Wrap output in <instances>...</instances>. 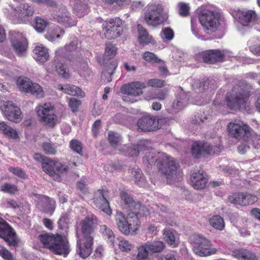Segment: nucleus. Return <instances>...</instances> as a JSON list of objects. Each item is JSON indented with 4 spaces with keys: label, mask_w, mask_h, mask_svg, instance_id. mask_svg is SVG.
Segmentation results:
<instances>
[{
    "label": "nucleus",
    "mask_w": 260,
    "mask_h": 260,
    "mask_svg": "<svg viewBox=\"0 0 260 260\" xmlns=\"http://www.w3.org/2000/svg\"><path fill=\"white\" fill-rule=\"evenodd\" d=\"M143 58L147 61L153 63H160L162 62L161 59L158 58L155 54L149 51H146L143 53Z\"/></svg>",
    "instance_id": "48"
},
{
    "label": "nucleus",
    "mask_w": 260,
    "mask_h": 260,
    "mask_svg": "<svg viewBox=\"0 0 260 260\" xmlns=\"http://www.w3.org/2000/svg\"><path fill=\"white\" fill-rule=\"evenodd\" d=\"M148 85L154 88H161L165 86L164 81L158 79H152L149 80Z\"/></svg>",
    "instance_id": "58"
},
{
    "label": "nucleus",
    "mask_w": 260,
    "mask_h": 260,
    "mask_svg": "<svg viewBox=\"0 0 260 260\" xmlns=\"http://www.w3.org/2000/svg\"><path fill=\"white\" fill-rule=\"evenodd\" d=\"M108 140L113 147H117L120 143L121 137L119 134L111 132L108 135Z\"/></svg>",
    "instance_id": "44"
},
{
    "label": "nucleus",
    "mask_w": 260,
    "mask_h": 260,
    "mask_svg": "<svg viewBox=\"0 0 260 260\" xmlns=\"http://www.w3.org/2000/svg\"><path fill=\"white\" fill-rule=\"evenodd\" d=\"M148 251H149V250L146 248V245L144 246L139 248L138 253L137 254V258L139 260H143L145 259L147 256Z\"/></svg>",
    "instance_id": "63"
},
{
    "label": "nucleus",
    "mask_w": 260,
    "mask_h": 260,
    "mask_svg": "<svg viewBox=\"0 0 260 260\" xmlns=\"http://www.w3.org/2000/svg\"><path fill=\"white\" fill-rule=\"evenodd\" d=\"M70 147L75 152L81 155H83L81 143L76 140H73L70 142Z\"/></svg>",
    "instance_id": "51"
},
{
    "label": "nucleus",
    "mask_w": 260,
    "mask_h": 260,
    "mask_svg": "<svg viewBox=\"0 0 260 260\" xmlns=\"http://www.w3.org/2000/svg\"><path fill=\"white\" fill-rule=\"evenodd\" d=\"M93 240V238L91 236H88L77 241L76 251L80 256L85 258L91 254Z\"/></svg>",
    "instance_id": "17"
},
{
    "label": "nucleus",
    "mask_w": 260,
    "mask_h": 260,
    "mask_svg": "<svg viewBox=\"0 0 260 260\" xmlns=\"http://www.w3.org/2000/svg\"><path fill=\"white\" fill-rule=\"evenodd\" d=\"M251 144L255 149H260V134H254L251 138Z\"/></svg>",
    "instance_id": "64"
},
{
    "label": "nucleus",
    "mask_w": 260,
    "mask_h": 260,
    "mask_svg": "<svg viewBox=\"0 0 260 260\" xmlns=\"http://www.w3.org/2000/svg\"><path fill=\"white\" fill-rule=\"evenodd\" d=\"M164 8L160 4H149L144 15L146 23L152 27H157L165 21L162 16Z\"/></svg>",
    "instance_id": "5"
},
{
    "label": "nucleus",
    "mask_w": 260,
    "mask_h": 260,
    "mask_svg": "<svg viewBox=\"0 0 260 260\" xmlns=\"http://www.w3.org/2000/svg\"><path fill=\"white\" fill-rule=\"evenodd\" d=\"M100 231L101 233L108 239V241L110 243V244L114 246V236L112 231L110 228L107 227L105 225H101Z\"/></svg>",
    "instance_id": "39"
},
{
    "label": "nucleus",
    "mask_w": 260,
    "mask_h": 260,
    "mask_svg": "<svg viewBox=\"0 0 260 260\" xmlns=\"http://www.w3.org/2000/svg\"><path fill=\"white\" fill-rule=\"evenodd\" d=\"M237 16L243 25H246L248 23L254 21L256 17L255 11L252 10L239 11Z\"/></svg>",
    "instance_id": "27"
},
{
    "label": "nucleus",
    "mask_w": 260,
    "mask_h": 260,
    "mask_svg": "<svg viewBox=\"0 0 260 260\" xmlns=\"http://www.w3.org/2000/svg\"><path fill=\"white\" fill-rule=\"evenodd\" d=\"M146 248L152 252H159L164 248V244L161 241H154L146 244Z\"/></svg>",
    "instance_id": "40"
},
{
    "label": "nucleus",
    "mask_w": 260,
    "mask_h": 260,
    "mask_svg": "<svg viewBox=\"0 0 260 260\" xmlns=\"http://www.w3.org/2000/svg\"><path fill=\"white\" fill-rule=\"evenodd\" d=\"M149 214V212L145 206L131 200V235L136 234L140 225L139 217L146 216Z\"/></svg>",
    "instance_id": "10"
},
{
    "label": "nucleus",
    "mask_w": 260,
    "mask_h": 260,
    "mask_svg": "<svg viewBox=\"0 0 260 260\" xmlns=\"http://www.w3.org/2000/svg\"><path fill=\"white\" fill-rule=\"evenodd\" d=\"M58 90L63 91L64 93L72 95L84 97V92L78 86L73 84H60L57 86Z\"/></svg>",
    "instance_id": "24"
},
{
    "label": "nucleus",
    "mask_w": 260,
    "mask_h": 260,
    "mask_svg": "<svg viewBox=\"0 0 260 260\" xmlns=\"http://www.w3.org/2000/svg\"><path fill=\"white\" fill-rule=\"evenodd\" d=\"M157 160V157L156 156V153L151 150V151L145 152V155L143 157V162L145 164L149 165H152L158 161Z\"/></svg>",
    "instance_id": "43"
},
{
    "label": "nucleus",
    "mask_w": 260,
    "mask_h": 260,
    "mask_svg": "<svg viewBox=\"0 0 260 260\" xmlns=\"http://www.w3.org/2000/svg\"><path fill=\"white\" fill-rule=\"evenodd\" d=\"M55 161L53 160H47L42 164V169L43 171L52 177L54 180L57 181H61V178L55 170Z\"/></svg>",
    "instance_id": "26"
},
{
    "label": "nucleus",
    "mask_w": 260,
    "mask_h": 260,
    "mask_svg": "<svg viewBox=\"0 0 260 260\" xmlns=\"http://www.w3.org/2000/svg\"><path fill=\"white\" fill-rule=\"evenodd\" d=\"M64 33V30L59 26L50 29L45 35V38L51 42H54L57 39H60Z\"/></svg>",
    "instance_id": "32"
},
{
    "label": "nucleus",
    "mask_w": 260,
    "mask_h": 260,
    "mask_svg": "<svg viewBox=\"0 0 260 260\" xmlns=\"http://www.w3.org/2000/svg\"><path fill=\"white\" fill-rule=\"evenodd\" d=\"M194 252L200 256H207L215 254L217 249L212 247L211 242L205 237L197 235L193 237Z\"/></svg>",
    "instance_id": "7"
},
{
    "label": "nucleus",
    "mask_w": 260,
    "mask_h": 260,
    "mask_svg": "<svg viewBox=\"0 0 260 260\" xmlns=\"http://www.w3.org/2000/svg\"><path fill=\"white\" fill-rule=\"evenodd\" d=\"M56 70L58 74L63 78L68 79L70 77L69 70L65 65L61 62H58L56 65Z\"/></svg>",
    "instance_id": "46"
},
{
    "label": "nucleus",
    "mask_w": 260,
    "mask_h": 260,
    "mask_svg": "<svg viewBox=\"0 0 260 260\" xmlns=\"http://www.w3.org/2000/svg\"><path fill=\"white\" fill-rule=\"evenodd\" d=\"M98 223L96 217L93 215L87 216L81 222V230L84 237L91 236L95 225Z\"/></svg>",
    "instance_id": "19"
},
{
    "label": "nucleus",
    "mask_w": 260,
    "mask_h": 260,
    "mask_svg": "<svg viewBox=\"0 0 260 260\" xmlns=\"http://www.w3.org/2000/svg\"><path fill=\"white\" fill-rule=\"evenodd\" d=\"M122 20L119 18H111L103 24V34L106 38L113 39L120 36L122 31Z\"/></svg>",
    "instance_id": "11"
},
{
    "label": "nucleus",
    "mask_w": 260,
    "mask_h": 260,
    "mask_svg": "<svg viewBox=\"0 0 260 260\" xmlns=\"http://www.w3.org/2000/svg\"><path fill=\"white\" fill-rule=\"evenodd\" d=\"M69 222V215L67 214H63L61 215L58 222V226L60 229H63L67 227Z\"/></svg>",
    "instance_id": "60"
},
{
    "label": "nucleus",
    "mask_w": 260,
    "mask_h": 260,
    "mask_svg": "<svg viewBox=\"0 0 260 260\" xmlns=\"http://www.w3.org/2000/svg\"><path fill=\"white\" fill-rule=\"evenodd\" d=\"M249 50L253 54L259 56L260 55V39H256L253 44L249 46Z\"/></svg>",
    "instance_id": "55"
},
{
    "label": "nucleus",
    "mask_w": 260,
    "mask_h": 260,
    "mask_svg": "<svg viewBox=\"0 0 260 260\" xmlns=\"http://www.w3.org/2000/svg\"><path fill=\"white\" fill-rule=\"evenodd\" d=\"M0 110L3 115L10 121L18 123L22 119L20 108L12 101H0Z\"/></svg>",
    "instance_id": "8"
},
{
    "label": "nucleus",
    "mask_w": 260,
    "mask_h": 260,
    "mask_svg": "<svg viewBox=\"0 0 260 260\" xmlns=\"http://www.w3.org/2000/svg\"><path fill=\"white\" fill-rule=\"evenodd\" d=\"M131 175L134 178V181L138 185H141L140 182L143 180L142 177V172L139 170L131 171Z\"/></svg>",
    "instance_id": "62"
},
{
    "label": "nucleus",
    "mask_w": 260,
    "mask_h": 260,
    "mask_svg": "<svg viewBox=\"0 0 260 260\" xmlns=\"http://www.w3.org/2000/svg\"><path fill=\"white\" fill-rule=\"evenodd\" d=\"M162 119H157L155 117L150 115H144L140 118L138 122V130L142 132H150L155 131L160 127L159 125L162 122Z\"/></svg>",
    "instance_id": "15"
},
{
    "label": "nucleus",
    "mask_w": 260,
    "mask_h": 260,
    "mask_svg": "<svg viewBox=\"0 0 260 260\" xmlns=\"http://www.w3.org/2000/svg\"><path fill=\"white\" fill-rule=\"evenodd\" d=\"M81 104V102L75 98H71L69 101V106L73 112L78 110V107Z\"/></svg>",
    "instance_id": "61"
},
{
    "label": "nucleus",
    "mask_w": 260,
    "mask_h": 260,
    "mask_svg": "<svg viewBox=\"0 0 260 260\" xmlns=\"http://www.w3.org/2000/svg\"><path fill=\"white\" fill-rule=\"evenodd\" d=\"M1 190L6 193H14L17 191V187L14 184L5 183L1 186Z\"/></svg>",
    "instance_id": "54"
},
{
    "label": "nucleus",
    "mask_w": 260,
    "mask_h": 260,
    "mask_svg": "<svg viewBox=\"0 0 260 260\" xmlns=\"http://www.w3.org/2000/svg\"><path fill=\"white\" fill-rule=\"evenodd\" d=\"M179 14L183 17H186L189 14V7L188 4L180 3L178 4Z\"/></svg>",
    "instance_id": "57"
},
{
    "label": "nucleus",
    "mask_w": 260,
    "mask_h": 260,
    "mask_svg": "<svg viewBox=\"0 0 260 260\" xmlns=\"http://www.w3.org/2000/svg\"><path fill=\"white\" fill-rule=\"evenodd\" d=\"M224 54L219 50H211L204 53L203 59L205 62L213 63L223 60Z\"/></svg>",
    "instance_id": "23"
},
{
    "label": "nucleus",
    "mask_w": 260,
    "mask_h": 260,
    "mask_svg": "<svg viewBox=\"0 0 260 260\" xmlns=\"http://www.w3.org/2000/svg\"><path fill=\"white\" fill-rule=\"evenodd\" d=\"M41 200L43 202L44 211L51 215L55 209V201L46 196L42 197Z\"/></svg>",
    "instance_id": "34"
},
{
    "label": "nucleus",
    "mask_w": 260,
    "mask_h": 260,
    "mask_svg": "<svg viewBox=\"0 0 260 260\" xmlns=\"http://www.w3.org/2000/svg\"><path fill=\"white\" fill-rule=\"evenodd\" d=\"M157 166L161 175L166 179L167 183H172L179 180L181 172L178 163L175 159L167 154H163L158 159Z\"/></svg>",
    "instance_id": "1"
},
{
    "label": "nucleus",
    "mask_w": 260,
    "mask_h": 260,
    "mask_svg": "<svg viewBox=\"0 0 260 260\" xmlns=\"http://www.w3.org/2000/svg\"><path fill=\"white\" fill-rule=\"evenodd\" d=\"M39 239L45 247L56 254L66 256L70 252L68 241L59 235H41Z\"/></svg>",
    "instance_id": "2"
},
{
    "label": "nucleus",
    "mask_w": 260,
    "mask_h": 260,
    "mask_svg": "<svg viewBox=\"0 0 260 260\" xmlns=\"http://www.w3.org/2000/svg\"><path fill=\"white\" fill-rule=\"evenodd\" d=\"M72 66L74 70L77 71L81 76H84V72L87 69L86 62L83 61L74 62Z\"/></svg>",
    "instance_id": "45"
},
{
    "label": "nucleus",
    "mask_w": 260,
    "mask_h": 260,
    "mask_svg": "<svg viewBox=\"0 0 260 260\" xmlns=\"http://www.w3.org/2000/svg\"><path fill=\"white\" fill-rule=\"evenodd\" d=\"M233 255L239 260H257L254 253L244 249L235 250L233 252Z\"/></svg>",
    "instance_id": "31"
},
{
    "label": "nucleus",
    "mask_w": 260,
    "mask_h": 260,
    "mask_svg": "<svg viewBox=\"0 0 260 260\" xmlns=\"http://www.w3.org/2000/svg\"><path fill=\"white\" fill-rule=\"evenodd\" d=\"M115 218L119 231L126 235H129L130 233L129 224L123 214L121 212H117Z\"/></svg>",
    "instance_id": "25"
},
{
    "label": "nucleus",
    "mask_w": 260,
    "mask_h": 260,
    "mask_svg": "<svg viewBox=\"0 0 260 260\" xmlns=\"http://www.w3.org/2000/svg\"><path fill=\"white\" fill-rule=\"evenodd\" d=\"M33 52L35 59L40 62H46L49 57L48 49L41 44H37L35 45Z\"/></svg>",
    "instance_id": "22"
},
{
    "label": "nucleus",
    "mask_w": 260,
    "mask_h": 260,
    "mask_svg": "<svg viewBox=\"0 0 260 260\" xmlns=\"http://www.w3.org/2000/svg\"><path fill=\"white\" fill-rule=\"evenodd\" d=\"M248 96L245 86L236 85L226 95L227 105L231 109L243 108Z\"/></svg>",
    "instance_id": "4"
},
{
    "label": "nucleus",
    "mask_w": 260,
    "mask_h": 260,
    "mask_svg": "<svg viewBox=\"0 0 260 260\" xmlns=\"http://www.w3.org/2000/svg\"><path fill=\"white\" fill-rule=\"evenodd\" d=\"M210 224L214 229L221 231L224 228L223 218L219 215H214L209 220Z\"/></svg>",
    "instance_id": "38"
},
{
    "label": "nucleus",
    "mask_w": 260,
    "mask_h": 260,
    "mask_svg": "<svg viewBox=\"0 0 260 260\" xmlns=\"http://www.w3.org/2000/svg\"><path fill=\"white\" fill-rule=\"evenodd\" d=\"M93 203L97 208L108 215H110L112 210L109 202L106 198L105 191L102 189L98 190L94 194Z\"/></svg>",
    "instance_id": "18"
},
{
    "label": "nucleus",
    "mask_w": 260,
    "mask_h": 260,
    "mask_svg": "<svg viewBox=\"0 0 260 260\" xmlns=\"http://www.w3.org/2000/svg\"><path fill=\"white\" fill-rule=\"evenodd\" d=\"M19 90L22 92L30 93L37 98L44 96V92L42 87L38 84L33 83L26 77H19L16 81Z\"/></svg>",
    "instance_id": "9"
},
{
    "label": "nucleus",
    "mask_w": 260,
    "mask_h": 260,
    "mask_svg": "<svg viewBox=\"0 0 260 260\" xmlns=\"http://www.w3.org/2000/svg\"><path fill=\"white\" fill-rule=\"evenodd\" d=\"M209 84V80L204 82L200 80H195L192 84V88L196 92L200 93L207 89Z\"/></svg>",
    "instance_id": "41"
},
{
    "label": "nucleus",
    "mask_w": 260,
    "mask_h": 260,
    "mask_svg": "<svg viewBox=\"0 0 260 260\" xmlns=\"http://www.w3.org/2000/svg\"><path fill=\"white\" fill-rule=\"evenodd\" d=\"M0 255L5 260H15L12 254L5 247L0 248Z\"/></svg>",
    "instance_id": "59"
},
{
    "label": "nucleus",
    "mask_w": 260,
    "mask_h": 260,
    "mask_svg": "<svg viewBox=\"0 0 260 260\" xmlns=\"http://www.w3.org/2000/svg\"><path fill=\"white\" fill-rule=\"evenodd\" d=\"M87 5L80 0H76L73 6L75 13L79 17H81L86 14L87 11Z\"/></svg>",
    "instance_id": "35"
},
{
    "label": "nucleus",
    "mask_w": 260,
    "mask_h": 260,
    "mask_svg": "<svg viewBox=\"0 0 260 260\" xmlns=\"http://www.w3.org/2000/svg\"><path fill=\"white\" fill-rule=\"evenodd\" d=\"M121 198V206L123 208L127 209L130 207V199L129 195L124 191H122L120 193Z\"/></svg>",
    "instance_id": "56"
},
{
    "label": "nucleus",
    "mask_w": 260,
    "mask_h": 260,
    "mask_svg": "<svg viewBox=\"0 0 260 260\" xmlns=\"http://www.w3.org/2000/svg\"><path fill=\"white\" fill-rule=\"evenodd\" d=\"M42 147L46 154L53 155L56 153V147L51 143H44L43 144Z\"/></svg>",
    "instance_id": "53"
},
{
    "label": "nucleus",
    "mask_w": 260,
    "mask_h": 260,
    "mask_svg": "<svg viewBox=\"0 0 260 260\" xmlns=\"http://www.w3.org/2000/svg\"><path fill=\"white\" fill-rule=\"evenodd\" d=\"M0 131L8 138L14 139L18 138L17 131L4 121L0 122Z\"/></svg>",
    "instance_id": "33"
},
{
    "label": "nucleus",
    "mask_w": 260,
    "mask_h": 260,
    "mask_svg": "<svg viewBox=\"0 0 260 260\" xmlns=\"http://www.w3.org/2000/svg\"><path fill=\"white\" fill-rule=\"evenodd\" d=\"M15 233L13 230L2 218H0V237L6 241L12 240V244L15 243Z\"/></svg>",
    "instance_id": "20"
},
{
    "label": "nucleus",
    "mask_w": 260,
    "mask_h": 260,
    "mask_svg": "<svg viewBox=\"0 0 260 260\" xmlns=\"http://www.w3.org/2000/svg\"><path fill=\"white\" fill-rule=\"evenodd\" d=\"M39 121L44 125L53 128L57 123L58 117L54 106L50 103L38 105L35 109Z\"/></svg>",
    "instance_id": "3"
},
{
    "label": "nucleus",
    "mask_w": 260,
    "mask_h": 260,
    "mask_svg": "<svg viewBox=\"0 0 260 260\" xmlns=\"http://www.w3.org/2000/svg\"><path fill=\"white\" fill-rule=\"evenodd\" d=\"M164 237L166 241L170 245H176L175 243V237L171 232L169 230H165L164 231Z\"/></svg>",
    "instance_id": "50"
},
{
    "label": "nucleus",
    "mask_w": 260,
    "mask_h": 260,
    "mask_svg": "<svg viewBox=\"0 0 260 260\" xmlns=\"http://www.w3.org/2000/svg\"><path fill=\"white\" fill-rule=\"evenodd\" d=\"M138 41L143 45H148L149 43L154 44L152 37L149 35L147 29L142 25L138 24Z\"/></svg>",
    "instance_id": "28"
},
{
    "label": "nucleus",
    "mask_w": 260,
    "mask_h": 260,
    "mask_svg": "<svg viewBox=\"0 0 260 260\" xmlns=\"http://www.w3.org/2000/svg\"><path fill=\"white\" fill-rule=\"evenodd\" d=\"M121 96L123 101L129 102L130 101V84H124L120 88Z\"/></svg>",
    "instance_id": "47"
},
{
    "label": "nucleus",
    "mask_w": 260,
    "mask_h": 260,
    "mask_svg": "<svg viewBox=\"0 0 260 260\" xmlns=\"http://www.w3.org/2000/svg\"><path fill=\"white\" fill-rule=\"evenodd\" d=\"M190 181L192 186L196 189L205 188L207 183V178L203 172H193L191 175Z\"/></svg>",
    "instance_id": "21"
},
{
    "label": "nucleus",
    "mask_w": 260,
    "mask_h": 260,
    "mask_svg": "<svg viewBox=\"0 0 260 260\" xmlns=\"http://www.w3.org/2000/svg\"><path fill=\"white\" fill-rule=\"evenodd\" d=\"M11 8L13 12H8L7 15L8 17L12 20L18 18L23 21L25 20L26 17L32 16L34 13V9L27 3L21 4L17 8L13 5Z\"/></svg>",
    "instance_id": "16"
},
{
    "label": "nucleus",
    "mask_w": 260,
    "mask_h": 260,
    "mask_svg": "<svg viewBox=\"0 0 260 260\" xmlns=\"http://www.w3.org/2000/svg\"><path fill=\"white\" fill-rule=\"evenodd\" d=\"M244 193H236L229 196L228 201L235 205L245 206Z\"/></svg>",
    "instance_id": "36"
},
{
    "label": "nucleus",
    "mask_w": 260,
    "mask_h": 260,
    "mask_svg": "<svg viewBox=\"0 0 260 260\" xmlns=\"http://www.w3.org/2000/svg\"><path fill=\"white\" fill-rule=\"evenodd\" d=\"M229 133L238 139L243 138L246 140L249 135V127L242 121L235 120L231 122L228 126Z\"/></svg>",
    "instance_id": "13"
},
{
    "label": "nucleus",
    "mask_w": 260,
    "mask_h": 260,
    "mask_svg": "<svg viewBox=\"0 0 260 260\" xmlns=\"http://www.w3.org/2000/svg\"><path fill=\"white\" fill-rule=\"evenodd\" d=\"M48 25V22L40 17H37L35 19L34 28L39 32H43L46 26Z\"/></svg>",
    "instance_id": "42"
},
{
    "label": "nucleus",
    "mask_w": 260,
    "mask_h": 260,
    "mask_svg": "<svg viewBox=\"0 0 260 260\" xmlns=\"http://www.w3.org/2000/svg\"><path fill=\"white\" fill-rule=\"evenodd\" d=\"M145 87V84L143 82L139 81L131 82V96L142 94L143 89Z\"/></svg>",
    "instance_id": "37"
},
{
    "label": "nucleus",
    "mask_w": 260,
    "mask_h": 260,
    "mask_svg": "<svg viewBox=\"0 0 260 260\" xmlns=\"http://www.w3.org/2000/svg\"><path fill=\"white\" fill-rule=\"evenodd\" d=\"M11 44L14 50L20 56H24L28 48L27 41L22 33L11 32L10 33Z\"/></svg>",
    "instance_id": "12"
},
{
    "label": "nucleus",
    "mask_w": 260,
    "mask_h": 260,
    "mask_svg": "<svg viewBox=\"0 0 260 260\" xmlns=\"http://www.w3.org/2000/svg\"><path fill=\"white\" fill-rule=\"evenodd\" d=\"M209 147L210 144L207 142H195L192 145L191 152L195 157H199L201 155L207 154L206 149Z\"/></svg>",
    "instance_id": "29"
},
{
    "label": "nucleus",
    "mask_w": 260,
    "mask_h": 260,
    "mask_svg": "<svg viewBox=\"0 0 260 260\" xmlns=\"http://www.w3.org/2000/svg\"><path fill=\"white\" fill-rule=\"evenodd\" d=\"M188 100L187 95L185 92H181L173 103L172 107L175 112H178L183 109L187 105Z\"/></svg>",
    "instance_id": "30"
},
{
    "label": "nucleus",
    "mask_w": 260,
    "mask_h": 260,
    "mask_svg": "<svg viewBox=\"0 0 260 260\" xmlns=\"http://www.w3.org/2000/svg\"><path fill=\"white\" fill-rule=\"evenodd\" d=\"M219 14L209 10H203L199 15V21L207 34L214 32L219 25Z\"/></svg>",
    "instance_id": "6"
},
{
    "label": "nucleus",
    "mask_w": 260,
    "mask_h": 260,
    "mask_svg": "<svg viewBox=\"0 0 260 260\" xmlns=\"http://www.w3.org/2000/svg\"><path fill=\"white\" fill-rule=\"evenodd\" d=\"M116 48L112 44H107L105 48V56L110 59L113 57L116 53Z\"/></svg>",
    "instance_id": "52"
},
{
    "label": "nucleus",
    "mask_w": 260,
    "mask_h": 260,
    "mask_svg": "<svg viewBox=\"0 0 260 260\" xmlns=\"http://www.w3.org/2000/svg\"><path fill=\"white\" fill-rule=\"evenodd\" d=\"M52 17L53 20L66 27H71L76 24V21L72 19L66 7L63 6L55 7L52 13Z\"/></svg>",
    "instance_id": "14"
},
{
    "label": "nucleus",
    "mask_w": 260,
    "mask_h": 260,
    "mask_svg": "<svg viewBox=\"0 0 260 260\" xmlns=\"http://www.w3.org/2000/svg\"><path fill=\"white\" fill-rule=\"evenodd\" d=\"M160 37L164 40L171 41L174 38V33L173 30L170 27H165L162 29Z\"/></svg>",
    "instance_id": "49"
}]
</instances>
